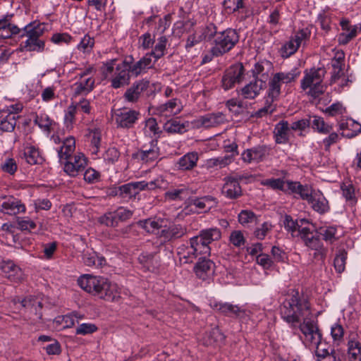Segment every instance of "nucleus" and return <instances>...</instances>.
Returning <instances> with one entry per match:
<instances>
[{
	"label": "nucleus",
	"mask_w": 361,
	"mask_h": 361,
	"mask_svg": "<svg viewBox=\"0 0 361 361\" xmlns=\"http://www.w3.org/2000/svg\"><path fill=\"white\" fill-rule=\"evenodd\" d=\"M281 318L288 324L295 326L300 324L299 328L305 336V346L313 348L320 343L322 334L318 324L308 319L312 314L311 305L308 297L298 290H290L287 298L280 306Z\"/></svg>",
	"instance_id": "obj_1"
},
{
	"label": "nucleus",
	"mask_w": 361,
	"mask_h": 361,
	"mask_svg": "<svg viewBox=\"0 0 361 361\" xmlns=\"http://www.w3.org/2000/svg\"><path fill=\"white\" fill-rule=\"evenodd\" d=\"M79 286L87 293L109 301H117L120 298L117 286L101 276L85 274L78 279Z\"/></svg>",
	"instance_id": "obj_2"
},
{
	"label": "nucleus",
	"mask_w": 361,
	"mask_h": 361,
	"mask_svg": "<svg viewBox=\"0 0 361 361\" xmlns=\"http://www.w3.org/2000/svg\"><path fill=\"white\" fill-rule=\"evenodd\" d=\"M166 186L167 182L163 178L159 177L149 182L137 181L124 184L115 188L113 192L115 195L119 196L121 198L131 199L135 198L140 190L165 188Z\"/></svg>",
	"instance_id": "obj_3"
},
{
	"label": "nucleus",
	"mask_w": 361,
	"mask_h": 361,
	"mask_svg": "<svg viewBox=\"0 0 361 361\" xmlns=\"http://www.w3.org/2000/svg\"><path fill=\"white\" fill-rule=\"evenodd\" d=\"M239 34L236 30L227 28L220 31L212 42L210 52L212 56L219 57L230 51L239 42Z\"/></svg>",
	"instance_id": "obj_4"
},
{
	"label": "nucleus",
	"mask_w": 361,
	"mask_h": 361,
	"mask_svg": "<svg viewBox=\"0 0 361 361\" xmlns=\"http://www.w3.org/2000/svg\"><path fill=\"white\" fill-rule=\"evenodd\" d=\"M299 237L308 250L314 251V259L322 262L325 259L327 249L324 246L318 234H314L310 228H301Z\"/></svg>",
	"instance_id": "obj_5"
},
{
	"label": "nucleus",
	"mask_w": 361,
	"mask_h": 361,
	"mask_svg": "<svg viewBox=\"0 0 361 361\" xmlns=\"http://www.w3.org/2000/svg\"><path fill=\"white\" fill-rule=\"evenodd\" d=\"M112 116L117 128L130 129L134 128L139 120L140 113L137 110L124 107L115 110Z\"/></svg>",
	"instance_id": "obj_6"
},
{
	"label": "nucleus",
	"mask_w": 361,
	"mask_h": 361,
	"mask_svg": "<svg viewBox=\"0 0 361 361\" xmlns=\"http://www.w3.org/2000/svg\"><path fill=\"white\" fill-rule=\"evenodd\" d=\"M311 32L308 28L298 30L294 36L286 42L281 48V55L283 58H288L295 54L303 41L309 39Z\"/></svg>",
	"instance_id": "obj_7"
},
{
	"label": "nucleus",
	"mask_w": 361,
	"mask_h": 361,
	"mask_svg": "<svg viewBox=\"0 0 361 361\" xmlns=\"http://www.w3.org/2000/svg\"><path fill=\"white\" fill-rule=\"evenodd\" d=\"M245 68L241 63L231 66L224 73L221 82L225 90L233 88L235 84L242 82L244 78Z\"/></svg>",
	"instance_id": "obj_8"
},
{
	"label": "nucleus",
	"mask_w": 361,
	"mask_h": 361,
	"mask_svg": "<svg viewBox=\"0 0 361 361\" xmlns=\"http://www.w3.org/2000/svg\"><path fill=\"white\" fill-rule=\"evenodd\" d=\"M131 71H130L128 59L116 66L111 79V87L118 89L130 83Z\"/></svg>",
	"instance_id": "obj_9"
},
{
	"label": "nucleus",
	"mask_w": 361,
	"mask_h": 361,
	"mask_svg": "<svg viewBox=\"0 0 361 361\" xmlns=\"http://www.w3.org/2000/svg\"><path fill=\"white\" fill-rule=\"evenodd\" d=\"M65 160L64 171L72 177L77 176L83 171L87 165V159L82 153H78L73 157L71 156Z\"/></svg>",
	"instance_id": "obj_10"
},
{
	"label": "nucleus",
	"mask_w": 361,
	"mask_h": 361,
	"mask_svg": "<svg viewBox=\"0 0 361 361\" xmlns=\"http://www.w3.org/2000/svg\"><path fill=\"white\" fill-rule=\"evenodd\" d=\"M160 156L158 140L152 139L149 144L142 145L137 152V157L142 161L148 163L157 160Z\"/></svg>",
	"instance_id": "obj_11"
},
{
	"label": "nucleus",
	"mask_w": 361,
	"mask_h": 361,
	"mask_svg": "<svg viewBox=\"0 0 361 361\" xmlns=\"http://www.w3.org/2000/svg\"><path fill=\"white\" fill-rule=\"evenodd\" d=\"M0 269L11 281L19 283L24 279L23 271L12 260H2L0 262Z\"/></svg>",
	"instance_id": "obj_12"
},
{
	"label": "nucleus",
	"mask_w": 361,
	"mask_h": 361,
	"mask_svg": "<svg viewBox=\"0 0 361 361\" xmlns=\"http://www.w3.org/2000/svg\"><path fill=\"white\" fill-rule=\"evenodd\" d=\"M214 309L227 317H235L236 318H245L249 316V311L242 307L233 305L228 302H216L214 305Z\"/></svg>",
	"instance_id": "obj_13"
},
{
	"label": "nucleus",
	"mask_w": 361,
	"mask_h": 361,
	"mask_svg": "<svg viewBox=\"0 0 361 361\" xmlns=\"http://www.w3.org/2000/svg\"><path fill=\"white\" fill-rule=\"evenodd\" d=\"M152 56L147 53L145 56L140 59L139 61L133 63V58L129 56L128 59L129 63L130 71H131V75L137 77L147 70L152 68L156 61H152Z\"/></svg>",
	"instance_id": "obj_14"
},
{
	"label": "nucleus",
	"mask_w": 361,
	"mask_h": 361,
	"mask_svg": "<svg viewBox=\"0 0 361 361\" xmlns=\"http://www.w3.org/2000/svg\"><path fill=\"white\" fill-rule=\"evenodd\" d=\"M187 233V229L180 224H173L167 228L162 229L159 233L158 237L161 243L171 242L180 238Z\"/></svg>",
	"instance_id": "obj_15"
},
{
	"label": "nucleus",
	"mask_w": 361,
	"mask_h": 361,
	"mask_svg": "<svg viewBox=\"0 0 361 361\" xmlns=\"http://www.w3.org/2000/svg\"><path fill=\"white\" fill-rule=\"evenodd\" d=\"M149 85V81L147 80L142 79L135 82L126 90L123 94L124 99L128 102H136L142 93L148 89Z\"/></svg>",
	"instance_id": "obj_16"
},
{
	"label": "nucleus",
	"mask_w": 361,
	"mask_h": 361,
	"mask_svg": "<svg viewBox=\"0 0 361 361\" xmlns=\"http://www.w3.org/2000/svg\"><path fill=\"white\" fill-rule=\"evenodd\" d=\"M325 71L323 68H311L305 71V75L301 80L300 87L302 90H306L312 85L322 83L324 77Z\"/></svg>",
	"instance_id": "obj_17"
},
{
	"label": "nucleus",
	"mask_w": 361,
	"mask_h": 361,
	"mask_svg": "<svg viewBox=\"0 0 361 361\" xmlns=\"http://www.w3.org/2000/svg\"><path fill=\"white\" fill-rule=\"evenodd\" d=\"M214 267L215 264L211 259L206 257H202L199 258L195 264L194 271L199 279L204 281L213 274Z\"/></svg>",
	"instance_id": "obj_18"
},
{
	"label": "nucleus",
	"mask_w": 361,
	"mask_h": 361,
	"mask_svg": "<svg viewBox=\"0 0 361 361\" xmlns=\"http://www.w3.org/2000/svg\"><path fill=\"white\" fill-rule=\"evenodd\" d=\"M225 121L226 117L224 114L221 112H217L199 116L195 121V123L197 128H211L220 125L224 123Z\"/></svg>",
	"instance_id": "obj_19"
},
{
	"label": "nucleus",
	"mask_w": 361,
	"mask_h": 361,
	"mask_svg": "<svg viewBox=\"0 0 361 361\" xmlns=\"http://www.w3.org/2000/svg\"><path fill=\"white\" fill-rule=\"evenodd\" d=\"M190 249L192 250V255L188 256L189 261L196 258L199 255H209L211 248L207 243L202 239L200 234L190 239Z\"/></svg>",
	"instance_id": "obj_20"
},
{
	"label": "nucleus",
	"mask_w": 361,
	"mask_h": 361,
	"mask_svg": "<svg viewBox=\"0 0 361 361\" xmlns=\"http://www.w3.org/2000/svg\"><path fill=\"white\" fill-rule=\"evenodd\" d=\"M0 212L8 214L16 215L25 212V206L20 200L13 196L5 198V201L1 204Z\"/></svg>",
	"instance_id": "obj_21"
},
{
	"label": "nucleus",
	"mask_w": 361,
	"mask_h": 361,
	"mask_svg": "<svg viewBox=\"0 0 361 361\" xmlns=\"http://www.w3.org/2000/svg\"><path fill=\"white\" fill-rule=\"evenodd\" d=\"M348 354L350 361L361 360V339L356 333L352 332L349 335Z\"/></svg>",
	"instance_id": "obj_22"
},
{
	"label": "nucleus",
	"mask_w": 361,
	"mask_h": 361,
	"mask_svg": "<svg viewBox=\"0 0 361 361\" xmlns=\"http://www.w3.org/2000/svg\"><path fill=\"white\" fill-rule=\"evenodd\" d=\"M224 184L222 188V193L229 199H237L242 195V189L240 183L234 179L233 176H228L224 178Z\"/></svg>",
	"instance_id": "obj_23"
},
{
	"label": "nucleus",
	"mask_w": 361,
	"mask_h": 361,
	"mask_svg": "<svg viewBox=\"0 0 361 361\" xmlns=\"http://www.w3.org/2000/svg\"><path fill=\"white\" fill-rule=\"evenodd\" d=\"M312 209L319 214H324L329 212L330 205L329 201L320 190L315 191L313 197L309 201Z\"/></svg>",
	"instance_id": "obj_24"
},
{
	"label": "nucleus",
	"mask_w": 361,
	"mask_h": 361,
	"mask_svg": "<svg viewBox=\"0 0 361 361\" xmlns=\"http://www.w3.org/2000/svg\"><path fill=\"white\" fill-rule=\"evenodd\" d=\"M290 127L287 121H281L274 128V135L277 144H286L289 140Z\"/></svg>",
	"instance_id": "obj_25"
},
{
	"label": "nucleus",
	"mask_w": 361,
	"mask_h": 361,
	"mask_svg": "<svg viewBox=\"0 0 361 361\" xmlns=\"http://www.w3.org/2000/svg\"><path fill=\"white\" fill-rule=\"evenodd\" d=\"M272 63L267 60H263L255 63L252 73L257 78L256 80L263 82L266 85V81L269 77V73L272 69Z\"/></svg>",
	"instance_id": "obj_26"
},
{
	"label": "nucleus",
	"mask_w": 361,
	"mask_h": 361,
	"mask_svg": "<svg viewBox=\"0 0 361 361\" xmlns=\"http://www.w3.org/2000/svg\"><path fill=\"white\" fill-rule=\"evenodd\" d=\"M18 118L19 116H16L14 113H8V111H0V131H13Z\"/></svg>",
	"instance_id": "obj_27"
},
{
	"label": "nucleus",
	"mask_w": 361,
	"mask_h": 361,
	"mask_svg": "<svg viewBox=\"0 0 361 361\" xmlns=\"http://www.w3.org/2000/svg\"><path fill=\"white\" fill-rule=\"evenodd\" d=\"M44 26L39 22H32L25 25L21 30L20 37H27V38H40L44 32Z\"/></svg>",
	"instance_id": "obj_28"
},
{
	"label": "nucleus",
	"mask_w": 361,
	"mask_h": 361,
	"mask_svg": "<svg viewBox=\"0 0 361 361\" xmlns=\"http://www.w3.org/2000/svg\"><path fill=\"white\" fill-rule=\"evenodd\" d=\"M198 159L199 156L197 152H188L178 159L176 166L178 170L190 171L196 166Z\"/></svg>",
	"instance_id": "obj_29"
},
{
	"label": "nucleus",
	"mask_w": 361,
	"mask_h": 361,
	"mask_svg": "<svg viewBox=\"0 0 361 361\" xmlns=\"http://www.w3.org/2000/svg\"><path fill=\"white\" fill-rule=\"evenodd\" d=\"M265 86L263 82H259L255 80L243 87L241 89V94L244 98L252 99L259 94L260 91L264 89Z\"/></svg>",
	"instance_id": "obj_30"
},
{
	"label": "nucleus",
	"mask_w": 361,
	"mask_h": 361,
	"mask_svg": "<svg viewBox=\"0 0 361 361\" xmlns=\"http://www.w3.org/2000/svg\"><path fill=\"white\" fill-rule=\"evenodd\" d=\"M83 262L86 266L102 267L106 263L105 258L93 250H87L83 253Z\"/></svg>",
	"instance_id": "obj_31"
},
{
	"label": "nucleus",
	"mask_w": 361,
	"mask_h": 361,
	"mask_svg": "<svg viewBox=\"0 0 361 361\" xmlns=\"http://www.w3.org/2000/svg\"><path fill=\"white\" fill-rule=\"evenodd\" d=\"M317 234L326 243L332 244L338 240L337 227L335 226H323L316 230Z\"/></svg>",
	"instance_id": "obj_32"
},
{
	"label": "nucleus",
	"mask_w": 361,
	"mask_h": 361,
	"mask_svg": "<svg viewBox=\"0 0 361 361\" xmlns=\"http://www.w3.org/2000/svg\"><path fill=\"white\" fill-rule=\"evenodd\" d=\"M23 156L26 161L31 165L41 164L44 161L38 148L34 146H27L24 149Z\"/></svg>",
	"instance_id": "obj_33"
},
{
	"label": "nucleus",
	"mask_w": 361,
	"mask_h": 361,
	"mask_svg": "<svg viewBox=\"0 0 361 361\" xmlns=\"http://www.w3.org/2000/svg\"><path fill=\"white\" fill-rule=\"evenodd\" d=\"M80 81L76 82L74 84V94L80 95L82 94H87L91 92L94 86V78L90 76L87 78L80 79Z\"/></svg>",
	"instance_id": "obj_34"
},
{
	"label": "nucleus",
	"mask_w": 361,
	"mask_h": 361,
	"mask_svg": "<svg viewBox=\"0 0 361 361\" xmlns=\"http://www.w3.org/2000/svg\"><path fill=\"white\" fill-rule=\"evenodd\" d=\"M138 261L147 270H153L159 266L156 252H143L139 255Z\"/></svg>",
	"instance_id": "obj_35"
},
{
	"label": "nucleus",
	"mask_w": 361,
	"mask_h": 361,
	"mask_svg": "<svg viewBox=\"0 0 361 361\" xmlns=\"http://www.w3.org/2000/svg\"><path fill=\"white\" fill-rule=\"evenodd\" d=\"M163 223L164 220L161 219L149 218L140 220L137 222V224L147 233H154L162 227Z\"/></svg>",
	"instance_id": "obj_36"
},
{
	"label": "nucleus",
	"mask_w": 361,
	"mask_h": 361,
	"mask_svg": "<svg viewBox=\"0 0 361 361\" xmlns=\"http://www.w3.org/2000/svg\"><path fill=\"white\" fill-rule=\"evenodd\" d=\"M168 38L165 35H161L157 39V42L153 49L148 54L154 59V61L161 59L165 54Z\"/></svg>",
	"instance_id": "obj_37"
},
{
	"label": "nucleus",
	"mask_w": 361,
	"mask_h": 361,
	"mask_svg": "<svg viewBox=\"0 0 361 361\" xmlns=\"http://www.w3.org/2000/svg\"><path fill=\"white\" fill-rule=\"evenodd\" d=\"M21 46L27 51L42 52L44 49L45 42L40 38H27Z\"/></svg>",
	"instance_id": "obj_38"
},
{
	"label": "nucleus",
	"mask_w": 361,
	"mask_h": 361,
	"mask_svg": "<svg viewBox=\"0 0 361 361\" xmlns=\"http://www.w3.org/2000/svg\"><path fill=\"white\" fill-rule=\"evenodd\" d=\"M75 148V140L74 137H70L66 138L63 145L58 150L59 157L61 160L68 159L71 156Z\"/></svg>",
	"instance_id": "obj_39"
},
{
	"label": "nucleus",
	"mask_w": 361,
	"mask_h": 361,
	"mask_svg": "<svg viewBox=\"0 0 361 361\" xmlns=\"http://www.w3.org/2000/svg\"><path fill=\"white\" fill-rule=\"evenodd\" d=\"M309 120L310 126L321 133L327 134L332 130V127L326 124L322 117L312 116H310Z\"/></svg>",
	"instance_id": "obj_40"
},
{
	"label": "nucleus",
	"mask_w": 361,
	"mask_h": 361,
	"mask_svg": "<svg viewBox=\"0 0 361 361\" xmlns=\"http://www.w3.org/2000/svg\"><path fill=\"white\" fill-rule=\"evenodd\" d=\"M188 125L181 123L176 119H171L168 121L164 126V129L169 133H183L187 130Z\"/></svg>",
	"instance_id": "obj_41"
},
{
	"label": "nucleus",
	"mask_w": 361,
	"mask_h": 361,
	"mask_svg": "<svg viewBox=\"0 0 361 361\" xmlns=\"http://www.w3.org/2000/svg\"><path fill=\"white\" fill-rule=\"evenodd\" d=\"M347 257L348 252L345 249H339L336 252L334 259V266L336 272L338 274L344 271L345 269Z\"/></svg>",
	"instance_id": "obj_42"
},
{
	"label": "nucleus",
	"mask_w": 361,
	"mask_h": 361,
	"mask_svg": "<svg viewBox=\"0 0 361 361\" xmlns=\"http://www.w3.org/2000/svg\"><path fill=\"white\" fill-rule=\"evenodd\" d=\"M300 73L301 72L298 68H294L289 72H279L275 75L282 84H289L294 82L300 76Z\"/></svg>",
	"instance_id": "obj_43"
},
{
	"label": "nucleus",
	"mask_w": 361,
	"mask_h": 361,
	"mask_svg": "<svg viewBox=\"0 0 361 361\" xmlns=\"http://www.w3.org/2000/svg\"><path fill=\"white\" fill-rule=\"evenodd\" d=\"M199 234L201 235L202 239H204L209 245L213 241L219 240L221 237V232L217 228L202 229L200 231Z\"/></svg>",
	"instance_id": "obj_44"
},
{
	"label": "nucleus",
	"mask_w": 361,
	"mask_h": 361,
	"mask_svg": "<svg viewBox=\"0 0 361 361\" xmlns=\"http://www.w3.org/2000/svg\"><path fill=\"white\" fill-rule=\"evenodd\" d=\"M343 196L345 197L347 202L350 205H354L357 202V198L355 194V187L350 183H343L341 186Z\"/></svg>",
	"instance_id": "obj_45"
},
{
	"label": "nucleus",
	"mask_w": 361,
	"mask_h": 361,
	"mask_svg": "<svg viewBox=\"0 0 361 361\" xmlns=\"http://www.w3.org/2000/svg\"><path fill=\"white\" fill-rule=\"evenodd\" d=\"M228 110L235 116L243 114L247 109V105L242 101L236 99H231L226 103Z\"/></svg>",
	"instance_id": "obj_46"
},
{
	"label": "nucleus",
	"mask_w": 361,
	"mask_h": 361,
	"mask_svg": "<svg viewBox=\"0 0 361 361\" xmlns=\"http://www.w3.org/2000/svg\"><path fill=\"white\" fill-rule=\"evenodd\" d=\"M224 10L228 13H233L245 8V0H224Z\"/></svg>",
	"instance_id": "obj_47"
},
{
	"label": "nucleus",
	"mask_w": 361,
	"mask_h": 361,
	"mask_svg": "<svg viewBox=\"0 0 361 361\" xmlns=\"http://www.w3.org/2000/svg\"><path fill=\"white\" fill-rule=\"evenodd\" d=\"M189 195L188 190L185 186L170 190L166 192V197L171 200H183Z\"/></svg>",
	"instance_id": "obj_48"
},
{
	"label": "nucleus",
	"mask_w": 361,
	"mask_h": 361,
	"mask_svg": "<svg viewBox=\"0 0 361 361\" xmlns=\"http://www.w3.org/2000/svg\"><path fill=\"white\" fill-rule=\"evenodd\" d=\"M21 30L16 25L10 23L1 25L0 27V38L8 39L11 37L13 35H19Z\"/></svg>",
	"instance_id": "obj_49"
},
{
	"label": "nucleus",
	"mask_w": 361,
	"mask_h": 361,
	"mask_svg": "<svg viewBox=\"0 0 361 361\" xmlns=\"http://www.w3.org/2000/svg\"><path fill=\"white\" fill-rule=\"evenodd\" d=\"M270 148L267 145H257L252 147L254 162H260L265 159L269 155Z\"/></svg>",
	"instance_id": "obj_50"
},
{
	"label": "nucleus",
	"mask_w": 361,
	"mask_h": 361,
	"mask_svg": "<svg viewBox=\"0 0 361 361\" xmlns=\"http://www.w3.org/2000/svg\"><path fill=\"white\" fill-rule=\"evenodd\" d=\"M34 122L43 130L50 132L52 120L50 119L47 114H40L39 115H36Z\"/></svg>",
	"instance_id": "obj_51"
},
{
	"label": "nucleus",
	"mask_w": 361,
	"mask_h": 361,
	"mask_svg": "<svg viewBox=\"0 0 361 361\" xmlns=\"http://www.w3.org/2000/svg\"><path fill=\"white\" fill-rule=\"evenodd\" d=\"M233 161V156H224L210 159L208 160V166L209 167L219 166L220 169L224 168Z\"/></svg>",
	"instance_id": "obj_52"
},
{
	"label": "nucleus",
	"mask_w": 361,
	"mask_h": 361,
	"mask_svg": "<svg viewBox=\"0 0 361 361\" xmlns=\"http://www.w3.org/2000/svg\"><path fill=\"white\" fill-rule=\"evenodd\" d=\"M331 335L333 341L336 345H339L343 341L344 329L343 326L338 323H335L331 328Z\"/></svg>",
	"instance_id": "obj_53"
},
{
	"label": "nucleus",
	"mask_w": 361,
	"mask_h": 361,
	"mask_svg": "<svg viewBox=\"0 0 361 361\" xmlns=\"http://www.w3.org/2000/svg\"><path fill=\"white\" fill-rule=\"evenodd\" d=\"M281 84L282 83L274 74L273 78L269 82V90L267 94H269L271 97L278 98L281 94Z\"/></svg>",
	"instance_id": "obj_54"
},
{
	"label": "nucleus",
	"mask_w": 361,
	"mask_h": 361,
	"mask_svg": "<svg viewBox=\"0 0 361 361\" xmlns=\"http://www.w3.org/2000/svg\"><path fill=\"white\" fill-rule=\"evenodd\" d=\"M99 222L101 224L109 227H116L118 226V221L116 217L114 211L105 213L99 217Z\"/></svg>",
	"instance_id": "obj_55"
},
{
	"label": "nucleus",
	"mask_w": 361,
	"mask_h": 361,
	"mask_svg": "<svg viewBox=\"0 0 361 361\" xmlns=\"http://www.w3.org/2000/svg\"><path fill=\"white\" fill-rule=\"evenodd\" d=\"M262 185L273 190H285L286 180L282 178H269L263 180Z\"/></svg>",
	"instance_id": "obj_56"
},
{
	"label": "nucleus",
	"mask_w": 361,
	"mask_h": 361,
	"mask_svg": "<svg viewBox=\"0 0 361 361\" xmlns=\"http://www.w3.org/2000/svg\"><path fill=\"white\" fill-rule=\"evenodd\" d=\"M76 113V108L74 106V103L72 102L68 106L64 116V123L68 130L72 129Z\"/></svg>",
	"instance_id": "obj_57"
},
{
	"label": "nucleus",
	"mask_w": 361,
	"mask_h": 361,
	"mask_svg": "<svg viewBox=\"0 0 361 361\" xmlns=\"http://www.w3.org/2000/svg\"><path fill=\"white\" fill-rule=\"evenodd\" d=\"M283 226L285 229L290 233L293 237L297 236L295 233H298V220L294 221L291 216L286 215L283 220Z\"/></svg>",
	"instance_id": "obj_58"
},
{
	"label": "nucleus",
	"mask_w": 361,
	"mask_h": 361,
	"mask_svg": "<svg viewBox=\"0 0 361 361\" xmlns=\"http://www.w3.org/2000/svg\"><path fill=\"white\" fill-rule=\"evenodd\" d=\"M257 219V217L255 213L250 210H243L238 214V221L243 226L249 223H255Z\"/></svg>",
	"instance_id": "obj_59"
},
{
	"label": "nucleus",
	"mask_w": 361,
	"mask_h": 361,
	"mask_svg": "<svg viewBox=\"0 0 361 361\" xmlns=\"http://www.w3.org/2000/svg\"><path fill=\"white\" fill-rule=\"evenodd\" d=\"M154 42L155 34L152 35L149 32L142 35L139 38V43L141 47L145 50L152 48Z\"/></svg>",
	"instance_id": "obj_60"
},
{
	"label": "nucleus",
	"mask_w": 361,
	"mask_h": 361,
	"mask_svg": "<svg viewBox=\"0 0 361 361\" xmlns=\"http://www.w3.org/2000/svg\"><path fill=\"white\" fill-rule=\"evenodd\" d=\"M94 45V39L89 35H85L78 45V49L82 52H90Z\"/></svg>",
	"instance_id": "obj_61"
},
{
	"label": "nucleus",
	"mask_w": 361,
	"mask_h": 361,
	"mask_svg": "<svg viewBox=\"0 0 361 361\" xmlns=\"http://www.w3.org/2000/svg\"><path fill=\"white\" fill-rule=\"evenodd\" d=\"M299 190L298 195L300 196V197L303 200H306L307 202L311 200V198L313 197V195L315 193L316 190H314L308 185H299Z\"/></svg>",
	"instance_id": "obj_62"
},
{
	"label": "nucleus",
	"mask_w": 361,
	"mask_h": 361,
	"mask_svg": "<svg viewBox=\"0 0 361 361\" xmlns=\"http://www.w3.org/2000/svg\"><path fill=\"white\" fill-rule=\"evenodd\" d=\"M120 152L116 147L109 148L104 154V161L108 164H114L118 161Z\"/></svg>",
	"instance_id": "obj_63"
},
{
	"label": "nucleus",
	"mask_w": 361,
	"mask_h": 361,
	"mask_svg": "<svg viewBox=\"0 0 361 361\" xmlns=\"http://www.w3.org/2000/svg\"><path fill=\"white\" fill-rule=\"evenodd\" d=\"M350 128H349L346 131L341 133V135L343 137L347 138H353L361 133V125H360L358 123L354 121L353 120H350Z\"/></svg>",
	"instance_id": "obj_64"
}]
</instances>
